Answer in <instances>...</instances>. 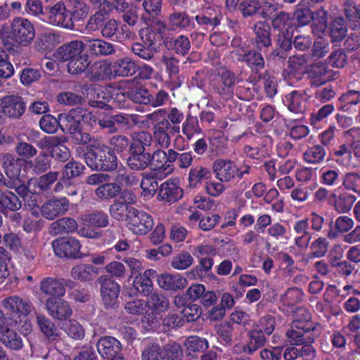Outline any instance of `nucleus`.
Here are the masks:
<instances>
[{
  "label": "nucleus",
  "mask_w": 360,
  "mask_h": 360,
  "mask_svg": "<svg viewBox=\"0 0 360 360\" xmlns=\"http://www.w3.org/2000/svg\"><path fill=\"white\" fill-rule=\"evenodd\" d=\"M55 58L60 62H68V72L71 75L84 72L91 60L86 53L84 41L74 40L59 46L54 53Z\"/></svg>",
  "instance_id": "f257e3e1"
},
{
  "label": "nucleus",
  "mask_w": 360,
  "mask_h": 360,
  "mask_svg": "<svg viewBox=\"0 0 360 360\" xmlns=\"http://www.w3.org/2000/svg\"><path fill=\"white\" fill-rule=\"evenodd\" d=\"M87 166L92 170L111 172L117 168V158L110 147L99 141L86 146L83 154Z\"/></svg>",
  "instance_id": "f03ea898"
},
{
  "label": "nucleus",
  "mask_w": 360,
  "mask_h": 360,
  "mask_svg": "<svg viewBox=\"0 0 360 360\" xmlns=\"http://www.w3.org/2000/svg\"><path fill=\"white\" fill-rule=\"evenodd\" d=\"M6 25H3L0 30V39L4 46L15 43L19 46H29L35 37V28L27 18L16 17L11 25V32L6 30Z\"/></svg>",
  "instance_id": "7ed1b4c3"
},
{
  "label": "nucleus",
  "mask_w": 360,
  "mask_h": 360,
  "mask_svg": "<svg viewBox=\"0 0 360 360\" xmlns=\"http://www.w3.org/2000/svg\"><path fill=\"white\" fill-rule=\"evenodd\" d=\"M152 142V136L148 132L143 133V137L134 146L127 158V166L133 171H143L150 166V152L148 148Z\"/></svg>",
  "instance_id": "20e7f679"
},
{
  "label": "nucleus",
  "mask_w": 360,
  "mask_h": 360,
  "mask_svg": "<svg viewBox=\"0 0 360 360\" xmlns=\"http://www.w3.org/2000/svg\"><path fill=\"white\" fill-rule=\"evenodd\" d=\"M183 349L179 343L169 342L162 347L158 343L149 344L142 351V360H182Z\"/></svg>",
  "instance_id": "39448f33"
},
{
  "label": "nucleus",
  "mask_w": 360,
  "mask_h": 360,
  "mask_svg": "<svg viewBox=\"0 0 360 360\" xmlns=\"http://www.w3.org/2000/svg\"><path fill=\"white\" fill-rule=\"evenodd\" d=\"M296 329L288 330L286 335L291 345H302L298 349L299 356L313 358L315 356V349L311 344L314 342V327L298 326L295 324Z\"/></svg>",
  "instance_id": "423d86ee"
},
{
  "label": "nucleus",
  "mask_w": 360,
  "mask_h": 360,
  "mask_svg": "<svg viewBox=\"0 0 360 360\" xmlns=\"http://www.w3.org/2000/svg\"><path fill=\"white\" fill-rule=\"evenodd\" d=\"M212 170L216 178L221 182H230L235 177L242 179L245 175L250 173V167L243 165L238 167L230 160L217 159L212 165Z\"/></svg>",
  "instance_id": "0eeeda50"
},
{
  "label": "nucleus",
  "mask_w": 360,
  "mask_h": 360,
  "mask_svg": "<svg viewBox=\"0 0 360 360\" xmlns=\"http://www.w3.org/2000/svg\"><path fill=\"white\" fill-rule=\"evenodd\" d=\"M61 121V130L82 127V124L93 126L96 123V116L86 108L77 107L70 110L67 113L59 115Z\"/></svg>",
  "instance_id": "6e6552de"
},
{
  "label": "nucleus",
  "mask_w": 360,
  "mask_h": 360,
  "mask_svg": "<svg viewBox=\"0 0 360 360\" xmlns=\"http://www.w3.org/2000/svg\"><path fill=\"white\" fill-rule=\"evenodd\" d=\"M218 80L212 84L213 89L225 101L233 98L237 84L240 81L238 76L226 68H221L217 72Z\"/></svg>",
  "instance_id": "1a4fd4ad"
},
{
  "label": "nucleus",
  "mask_w": 360,
  "mask_h": 360,
  "mask_svg": "<svg viewBox=\"0 0 360 360\" xmlns=\"http://www.w3.org/2000/svg\"><path fill=\"white\" fill-rule=\"evenodd\" d=\"M100 285L101 296L106 309L117 307V300L120 286L113 279L106 275L101 276L96 281Z\"/></svg>",
  "instance_id": "9d476101"
},
{
  "label": "nucleus",
  "mask_w": 360,
  "mask_h": 360,
  "mask_svg": "<svg viewBox=\"0 0 360 360\" xmlns=\"http://www.w3.org/2000/svg\"><path fill=\"white\" fill-rule=\"evenodd\" d=\"M3 305L7 310V315L15 326L22 322L21 316L26 317L32 311V304L18 296H11L3 300Z\"/></svg>",
  "instance_id": "9b49d317"
},
{
  "label": "nucleus",
  "mask_w": 360,
  "mask_h": 360,
  "mask_svg": "<svg viewBox=\"0 0 360 360\" xmlns=\"http://www.w3.org/2000/svg\"><path fill=\"white\" fill-rule=\"evenodd\" d=\"M292 34L290 32H283L282 34H276L275 47L268 53H266V60L271 61H284L292 49Z\"/></svg>",
  "instance_id": "f8f14e48"
},
{
  "label": "nucleus",
  "mask_w": 360,
  "mask_h": 360,
  "mask_svg": "<svg viewBox=\"0 0 360 360\" xmlns=\"http://www.w3.org/2000/svg\"><path fill=\"white\" fill-rule=\"evenodd\" d=\"M52 247L56 255L60 257L76 259L81 257V245L75 238H60L52 243Z\"/></svg>",
  "instance_id": "ddd939ff"
},
{
  "label": "nucleus",
  "mask_w": 360,
  "mask_h": 360,
  "mask_svg": "<svg viewBox=\"0 0 360 360\" xmlns=\"http://www.w3.org/2000/svg\"><path fill=\"white\" fill-rule=\"evenodd\" d=\"M146 131H141L139 132H133L130 135V138L124 134H116L110 137L108 141L109 147L113 154H122L125 152L130 153L131 146L138 143L143 136V133Z\"/></svg>",
  "instance_id": "4468645a"
},
{
  "label": "nucleus",
  "mask_w": 360,
  "mask_h": 360,
  "mask_svg": "<svg viewBox=\"0 0 360 360\" xmlns=\"http://www.w3.org/2000/svg\"><path fill=\"white\" fill-rule=\"evenodd\" d=\"M48 314L54 319L66 321L72 314L70 304L61 297H49L45 302Z\"/></svg>",
  "instance_id": "2eb2a0df"
},
{
  "label": "nucleus",
  "mask_w": 360,
  "mask_h": 360,
  "mask_svg": "<svg viewBox=\"0 0 360 360\" xmlns=\"http://www.w3.org/2000/svg\"><path fill=\"white\" fill-rule=\"evenodd\" d=\"M153 217L147 212L134 208L127 226L135 234L145 235L153 228Z\"/></svg>",
  "instance_id": "dca6fc26"
},
{
  "label": "nucleus",
  "mask_w": 360,
  "mask_h": 360,
  "mask_svg": "<svg viewBox=\"0 0 360 360\" xmlns=\"http://www.w3.org/2000/svg\"><path fill=\"white\" fill-rule=\"evenodd\" d=\"M255 38L253 39V46L259 51L263 52L266 55L269 50L272 47L271 30L269 23L258 22L254 26Z\"/></svg>",
  "instance_id": "f3484780"
},
{
  "label": "nucleus",
  "mask_w": 360,
  "mask_h": 360,
  "mask_svg": "<svg viewBox=\"0 0 360 360\" xmlns=\"http://www.w3.org/2000/svg\"><path fill=\"white\" fill-rule=\"evenodd\" d=\"M0 105L6 116L13 119H19L26 109L23 98L17 95H8L0 99Z\"/></svg>",
  "instance_id": "a211bd4d"
},
{
  "label": "nucleus",
  "mask_w": 360,
  "mask_h": 360,
  "mask_svg": "<svg viewBox=\"0 0 360 360\" xmlns=\"http://www.w3.org/2000/svg\"><path fill=\"white\" fill-rule=\"evenodd\" d=\"M96 347L99 354L108 360H113L122 351L121 342L115 338L108 335L101 337L96 343Z\"/></svg>",
  "instance_id": "6ab92c4d"
},
{
  "label": "nucleus",
  "mask_w": 360,
  "mask_h": 360,
  "mask_svg": "<svg viewBox=\"0 0 360 360\" xmlns=\"http://www.w3.org/2000/svg\"><path fill=\"white\" fill-rule=\"evenodd\" d=\"M70 202L66 198H52L46 201L41 208V213L49 220L64 214L69 208Z\"/></svg>",
  "instance_id": "aec40b11"
},
{
  "label": "nucleus",
  "mask_w": 360,
  "mask_h": 360,
  "mask_svg": "<svg viewBox=\"0 0 360 360\" xmlns=\"http://www.w3.org/2000/svg\"><path fill=\"white\" fill-rule=\"evenodd\" d=\"M85 50L91 56H105L115 53V46L113 44L102 39H86L84 40Z\"/></svg>",
  "instance_id": "412c9836"
},
{
  "label": "nucleus",
  "mask_w": 360,
  "mask_h": 360,
  "mask_svg": "<svg viewBox=\"0 0 360 360\" xmlns=\"http://www.w3.org/2000/svg\"><path fill=\"white\" fill-rule=\"evenodd\" d=\"M183 197V190L175 183L167 181L160 185L157 199L165 203L172 204Z\"/></svg>",
  "instance_id": "4be33fe9"
},
{
  "label": "nucleus",
  "mask_w": 360,
  "mask_h": 360,
  "mask_svg": "<svg viewBox=\"0 0 360 360\" xmlns=\"http://www.w3.org/2000/svg\"><path fill=\"white\" fill-rule=\"evenodd\" d=\"M65 285L64 279L47 277L40 281L39 289L50 297H62L65 294Z\"/></svg>",
  "instance_id": "5701e85b"
},
{
  "label": "nucleus",
  "mask_w": 360,
  "mask_h": 360,
  "mask_svg": "<svg viewBox=\"0 0 360 360\" xmlns=\"http://www.w3.org/2000/svg\"><path fill=\"white\" fill-rule=\"evenodd\" d=\"M142 5L146 13L143 14L141 19L145 23L148 25L151 20L155 21L160 25V30L161 28L165 30L166 28L165 22L156 18L161 13L162 0H143Z\"/></svg>",
  "instance_id": "b1692460"
},
{
  "label": "nucleus",
  "mask_w": 360,
  "mask_h": 360,
  "mask_svg": "<svg viewBox=\"0 0 360 360\" xmlns=\"http://www.w3.org/2000/svg\"><path fill=\"white\" fill-rule=\"evenodd\" d=\"M157 282L161 288L172 291L184 289L187 285V280L179 274H157Z\"/></svg>",
  "instance_id": "393cba45"
},
{
  "label": "nucleus",
  "mask_w": 360,
  "mask_h": 360,
  "mask_svg": "<svg viewBox=\"0 0 360 360\" xmlns=\"http://www.w3.org/2000/svg\"><path fill=\"white\" fill-rule=\"evenodd\" d=\"M157 276V271L154 269H147L143 274L134 278L133 284L136 290L143 296L149 295L153 289L152 278Z\"/></svg>",
  "instance_id": "a878e982"
},
{
  "label": "nucleus",
  "mask_w": 360,
  "mask_h": 360,
  "mask_svg": "<svg viewBox=\"0 0 360 360\" xmlns=\"http://www.w3.org/2000/svg\"><path fill=\"white\" fill-rule=\"evenodd\" d=\"M112 70L115 76L129 77L136 72L137 65L132 58L124 56L114 61Z\"/></svg>",
  "instance_id": "bb28decb"
},
{
  "label": "nucleus",
  "mask_w": 360,
  "mask_h": 360,
  "mask_svg": "<svg viewBox=\"0 0 360 360\" xmlns=\"http://www.w3.org/2000/svg\"><path fill=\"white\" fill-rule=\"evenodd\" d=\"M0 341L13 350H19L23 347V341L20 334L8 326L0 328Z\"/></svg>",
  "instance_id": "cd10ccee"
},
{
  "label": "nucleus",
  "mask_w": 360,
  "mask_h": 360,
  "mask_svg": "<svg viewBox=\"0 0 360 360\" xmlns=\"http://www.w3.org/2000/svg\"><path fill=\"white\" fill-rule=\"evenodd\" d=\"M269 25L271 30L276 32V34H282L283 32L285 34L286 32H290L292 27L290 14L285 11L276 13L271 16Z\"/></svg>",
  "instance_id": "c85d7f7f"
},
{
  "label": "nucleus",
  "mask_w": 360,
  "mask_h": 360,
  "mask_svg": "<svg viewBox=\"0 0 360 360\" xmlns=\"http://www.w3.org/2000/svg\"><path fill=\"white\" fill-rule=\"evenodd\" d=\"M79 6L80 11L82 12L81 14H79L77 11H75L73 13H71L67 10L60 15L54 18V19L51 20L50 23L54 25L60 26L65 29L73 30L75 25L72 21V16H82L84 15H86L88 13V8L84 4H79Z\"/></svg>",
  "instance_id": "c756f323"
},
{
  "label": "nucleus",
  "mask_w": 360,
  "mask_h": 360,
  "mask_svg": "<svg viewBox=\"0 0 360 360\" xmlns=\"http://www.w3.org/2000/svg\"><path fill=\"white\" fill-rule=\"evenodd\" d=\"M164 43L168 50L174 51L175 53L182 56L187 55L191 48L189 38L183 34L176 38L166 39Z\"/></svg>",
  "instance_id": "7c9ffc66"
},
{
  "label": "nucleus",
  "mask_w": 360,
  "mask_h": 360,
  "mask_svg": "<svg viewBox=\"0 0 360 360\" xmlns=\"http://www.w3.org/2000/svg\"><path fill=\"white\" fill-rule=\"evenodd\" d=\"M141 176L142 179L140 184L142 189L141 195L150 199L157 192L159 193L160 186L158 185L156 174L153 172H144L141 174Z\"/></svg>",
  "instance_id": "2f4dec72"
},
{
  "label": "nucleus",
  "mask_w": 360,
  "mask_h": 360,
  "mask_svg": "<svg viewBox=\"0 0 360 360\" xmlns=\"http://www.w3.org/2000/svg\"><path fill=\"white\" fill-rule=\"evenodd\" d=\"M168 23L173 30H185L194 27L192 18L186 11H174L168 16Z\"/></svg>",
  "instance_id": "473e14b6"
},
{
  "label": "nucleus",
  "mask_w": 360,
  "mask_h": 360,
  "mask_svg": "<svg viewBox=\"0 0 360 360\" xmlns=\"http://www.w3.org/2000/svg\"><path fill=\"white\" fill-rule=\"evenodd\" d=\"M80 220L83 224L94 228H103L108 224V215L101 210L83 214L80 216Z\"/></svg>",
  "instance_id": "72a5a7b5"
},
{
  "label": "nucleus",
  "mask_w": 360,
  "mask_h": 360,
  "mask_svg": "<svg viewBox=\"0 0 360 360\" xmlns=\"http://www.w3.org/2000/svg\"><path fill=\"white\" fill-rule=\"evenodd\" d=\"M134 208L126 202L115 201L110 206L109 212L115 219L129 222Z\"/></svg>",
  "instance_id": "f704fd0d"
},
{
  "label": "nucleus",
  "mask_w": 360,
  "mask_h": 360,
  "mask_svg": "<svg viewBox=\"0 0 360 360\" xmlns=\"http://www.w3.org/2000/svg\"><path fill=\"white\" fill-rule=\"evenodd\" d=\"M77 227L76 220L70 217H63L51 224V231L55 235H62L72 233Z\"/></svg>",
  "instance_id": "c9c22d12"
},
{
  "label": "nucleus",
  "mask_w": 360,
  "mask_h": 360,
  "mask_svg": "<svg viewBox=\"0 0 360 360\" xmlns=\"http://www.w3.org/2000/svg\"><path fill=\"white\" fill-rule=\"evenodd\" d=\"M98 274V268L91 264L77 265L71 270L72 277L81 281H91Z\"/></svg>",
  "instance_id": "e433bc0d"
},
{
  "label": "nucleus",
  "mask_w": 360,
  "mask_h": 360,
  "mask_svg": "<svg viewBox=\"0 0 360 360\" xmlns=\"http://www.w3.org/2000/svg\"><path fill=\"white\" fill-rule=\"evenodd\" d=\"M122 191V186L116 183L105 182L95 190L96 196L102 200H110L118 196Z\"/></svg>",
  "instance_id": "4c0bfd02"
},
{
  "label": "nucleus",
  "mask_w": 360,
  "mask_h": 360,
  "mask_svg": "<svg viewBox=\"0 0 360 360\" xmlns=\"http://www.w3.org/2000/svg\"><path fill=\"white\" fill-rule=\"evenodd\" d=\"M127 97L136 103L147 105L150 103V94L147 89L136 84L128 89Z\"/></svg>",
  "instance_id": "58836bf2"
},
{
  "label": "nucleus",
  "mask_w": 360,
  "mask_h": 360,
  "mask_svg": "<svg viewBox=\"0 0 360 360\" xmlns=\"http://www.w3.org/2000/svg\"><path fill=\"white\" fill-rule=\"evenodd\" d=\"M347 27L345 18L342 16L335 18L330 27V36L332 41L340 42L347 34Z\"/></svg>",
  "instance_id": "ea45409f"
},
{
  "label": "nucleus",
  "mask_w": 360,
  "mask_h": 360,
  "mask_svg": "<svg viewBox=\"0 0 360 360\" xmlns=\"http://www.w3.org/2000/svg\"><path fill=\"white\" fill-rule=\"evenodd\" d=\"M288 109L296 114H303L306 110L307 98L304 91H293L290 94Z\"/></svg>",
  "instance_id": "a19ab883"
},
{
  "label": "nucleus",
  "mask_w": 360,
  "mask_h": 360,
  "mask_svg": "<svg viewBox=\"0 0 360 360\" xmlns=\"http://www.w3.org/2000/svg\"><path fill=\"white\" fill-rule=\"evenodd\" d=\"M148 301L149 309L155 314L166 312L169 308L168 298L161 293L154 292L150 294Z\"/></svg>",
  "instance_id": "79ce46f5"
},
{
  "label": "nucleus",
  "mask_w": 360,
  "mask_h": 360,
  "mask_svg": "<svg viewBox=\"0 0 360 360\" xmlns=\"http://www.w3.org/2000/svg\"><path fill=\"white\" fill-rule=\"evenodd\" d=\"M37 321L41 331L50 342L54 341L58 338L56 326L46 316L37 315Z\"/></svg>",
  "instance_id": "37998d69"
},
{
  "label": "nucleus",
  "mask_w": 360,
  "mask_h": 360,
  "mask_svg": "<svg viewBox=\"0 0 360 360\" xmlns=\"http://www.w3.org/2000/svg\"><path fill=\"white\" fill-rule=\"evenodd\" d=\"M250 342L243 347V351L252 354L258 348L263 347L266 343V337L262 330H252L248 332Z\"/></svg>",
  "instance_id": "c03bdc74"
},
{
  "label": "nucleus",
  "mask_w": 360,
  "mask_h": 360,
  "mask_svg": "<svg viewBox=\"0 0 360 360\" xmlns=\"http://www.w3.org/2000/svg\"><path fill=\"white\" fill-rule=\"evenodd\" d=\"M343 12L350 27L355 29L360 22V6L358 7L352 0H345L343 3Z\"/></svg>",
  "instance_id": "a18cd8bd"
},
{
  "label": "nucleus",
  "mask_w": 360,
  "mask_h": 360,
  "mask_svg": "<svg viewBox=\"0 0 360 360\" xmlns=\"http://www.w3.org/2000/svg\"><path fill=\"white\" fill-rule=\"evenodd\" d=\"M331 196L335 198L334 208L339 213L349 212L356 200L354 195L347 193H341L338 196L333 193Z\"/></svg>",
  "instance_id": "49530a36"
},
{
  "label": "nucleus",
  "mask_w": 360,
  "mask_h": 360,
  "mask_svg": "<svg viewBox=\"0 0 360 360\" xmlns=\"http://www.w3.org/2000/svg\"><path fill=\"white\" fill-rule=\"evenodd\" d=\"M333 221L329 224L330 229L327 233L330 238H335L338 236V233H345L349 231L354 226V221L347 216H340L337 218L335 223V230L332 229Z\"/></svg>",
  "instance_id": "de8ad7c7"
},
{
  "label": "nucleus",
  "mask_w": 360,
  "mask_h": 360,
  "mask_svg": "<svg viewBox=\"0 0 360 360\" xmlns=\"http://www.w3.org/2000/svg\"><path fill=\"white\" fill-rule=\"evenodd\" d=\"M84 170V166L77 161L68 162L62 169L61 181H69L79 176Z\"/></svg>",
  "instance_id": "09e8293b"
},
{
  "label": "nucleus",
  "mask_w": 360,
  "mask_h": 360,
  "mask_svg": "<svg viewBox=\"0 0 360 360\" xmlns=\"http://www.w3.org/2000/svg\"><path fill=\"white\" fill-rule=\"evenodd\" d=\"M64 133L68 134L73 143L77 145H89L92 136L88 132L83 130L82 127L71 128L62 130Z\"/></svg>",
  "instance_id": "8fccbe9b"
},
{
  "label": "nucleus",
  "mask_w": 360,
  "mask_h": 360,
  "mask_svg": "<svg viewBox=\"0 0 360 360\" xmlns=\"http://www.w3.org/2000/svg\"><path fill=\"white\" fill-rule=\"evenodd\" d=\"M110 11L104 10V8L98 9L89 19L86 28L91 32L100 30L106 20L110 18Z\"/></svg>",
  "instance_id": "3c124183"
},
{
  "label": "nucleus",
  "mask_w": 360,
  "mask_h": 360,
  "mask_svg": "<svg viewBox=\"0 0 360 360\" xmlns=\"http://www.w3.org/2000/svg\"><path fill=\"white\" fill-rule=\"evenodd\" d=\"M22 207L19 197L12 191H4V196L0 200V209L4 208L12 212H17Z\"/></svg>",
  "instance_id": "603ef678"
},
{
  "label": "nucleus",
  "mask_w": 360,
  "mask_h": 360,
  "mask_svg": "<svg viewBox=\"0 0 360 360\" xmlns=\"http://www.w3.org/2000/svg\"><path fill=\"white\" fill-rule=\"evenodd\" d=\"M62 329L72 339L82 340L85 337V330L76 320L71 319L65 323Z\"/></svg>",
  "instance_id": "864d4df0"
},
{
  "label": "nucleus",
  "mask_w": 360,
  "mask_h": 360,
  "mask_svg": "<svg viewBox=\"0 0 360 360\" xmlns=\"http://www.w3.org/2000/svg\"><path fill=\"white\" fill-rule=\"evenodd\" d=\"M30 165L33 172L37 174H40L51 168V162L49 154L46 152H41L33 161L30 162Z\"/></svg>",
  "instance_id": "5fc2aeb1"
},
{
  "label": "nucleus",
  "mask_w": 360,
  "mask_h": 360,
  "mask_svg": "<svg viewBox=\"0 0 360 360\" xmlns=\"http://www.w3.org/2000/svg\"><path fill=\"white\" fill-rule=\"evenodd\" d=\"M49 155L58 162H65L70 158V151L60 138L51 150H49Z\"/></svg>",
  "instance_id": "6e6d98bb"
},
{
  "label": "nucleus",
  "mask_w": 360,
  "mask_h": 360,
  "mask_svg": "<svg viewBox=\"0 0 360 360\" xmlns=\"http://www.w3.org/2000/svg\"><path fill=\"white\" fill-rule=\"evenodd\" d=\"M211 172L201 165H197L191 169L189 172V185L195 187L202 179H208L211 177Z\"/></svg>",
  "instance_id": "4d7b16f0"
},
{
  "label": "nucleus",
  "mask_w": 360,
  "mask_h": 360,
  "mask_svg": "<svg viewBox=\"0 0 360 360\" xmlns=\"http://www.w3.org/2000/svg\"><path fill=\"white\" fill-rule=\"evenodd\" d=\"M326 155L324 147L320 145L314 146L304 153V159L309 163L317 164L321 162Z\"/></svg>",
  "instance_id": "13d9d810"
},
{
  "label": "nucleus",
  "mask_w": 360,
  "mask_h": 360,
  "mask_svg": "<svg viewBox=\"0 0 360 360\" xmlns=\"http://www.w3.org/2000/svg\"><path fill=\"white\" fill-rule=\"evenodd\" d=\"M94 100L89 101L91 107L103 108L105 106V102L110 98L111 91L107 88L98 86L94 89Z\"/></svg>",
  "instance_id": "bf43d9fd"
},
{
  "label": "nucleus",
  "mask_w": 360,
  "mask_h": 360,
  "mask_svg": "<svg viewBox=\"0 0 360 360\" xmlns=\"http://www.w3.org/2000/svg\"><path fill=\"white\" fill-rule=\"evenodd\" d=\"M124 308L129 314L141 316L148 312L149 304L147 301L139 299L126 302Z\"/></svg>",
  "instance_id": "052dcab7"
},
{
  "label": "nucleus",
  "mask_w": 360,
  "mask_h": 360,
  "mask_svg": "<svg viewBox=\"0 0 360 360\" xmlns=\"http://www.w3.org/2000/svg\"><path fill=\"white\" fill-rule=\"evenodd\" d=\"M32 181V179H29L26 184L24 181L20 179L13 181L8 179V183H6V188L9 189H15L17 195L23 200L30 193L29 188Z\"/></svg>",
  "instance_id": "680f3d73"
},
{
  "label": "nucleus",
  "mask_w": 360,
  "mask_h": 360,
  "mask_svg": "<svg viewBox=\"0 0 360 360\" xmlns=\"http://www.w3.org/2000/svg\"><path fill=\"white\" fill-rule=\"evenodd\" d=\"M61 121L59 120V117L56 119L55 117L50 114L44 115L41 117L39 121L40 128L48 134H53L58 130V127H60Z\"/></svg>",
  "instance_id": "e2e57ef3"
},
{
  "label": "nucleus",
  "mask_w": 360,
  "mask_h": 360,
  "mask_svg": "<svg viewBox=\"0 0 360 360\" xmlns=\"http://www.w3.org/2000/svg\"><path fill=\"white\" fill-rule=\"evenodd\" d=\"M238 9L243 17H252L259 12L261 5L257 0H243L238 5Z\"/></svg>",
  "instance_id": "0e129e2a"
},
{
  "label": "nucleus",
  "mask_w": 360,
  "mask_h": 360,
  "mask_svg": "<svg viewBox=\"0 0 360 360\" xmlns=\"http://www.w3.org/2000/svg\"><path fill=\"white\" fill-rule=\"evenodd\" d=\"M59 176L58 172H49L41 175L36 181L37 188L41 192L49 191L51 186L55 183Z\"/></svg>",
  "instance_id": "69168bd1"
},
{
  "label": "nucleus",
  "mask_w": 360,
  "mask_h": 360,
  "mask_svg": "<svg viewBox=\"0 0 360 360\" xmlns=\"http://www.w3.org/2000/svg\"><path fill=\"white\" fill-rule=\"evenodd\" d=\"M309 56L307 55H294L288 57V68L295 72L304 71L307 72L309 67L307 66V59Z\"/></svg>",
  "instance_id": "338daca9"
},
{
  "label": "nucleus",
  "mask_w": 360,
  "mask_h": 360,
  "mask_svg": "<svg viewBox=\"0 0 360 360\" xmlns=\"http://www.w3.org/2000/svg\"><path fill=\"white\" fill-rule=\"evenodd\" d=\"M342 185L347 190L360 194V175L355 172H347L342 178Z\"/></svg>",
  "instance_id": "774afa93"
}]
</instances>
